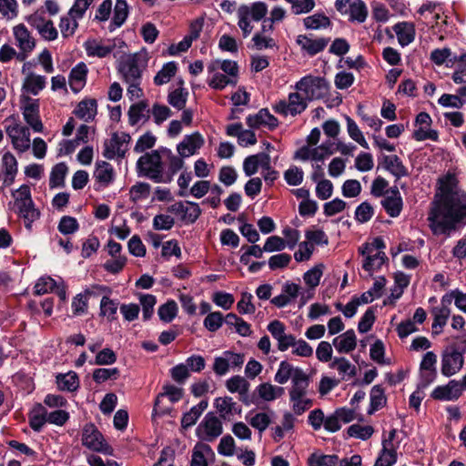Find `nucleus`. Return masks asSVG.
I'll use <instances>...</instances> for the list:
<instances>
[{
  "mask_svg": "<svg viewBox=\"0 0 466 466\" xmlns=\"http://www.w3.org/2000/svg\"><path fill=\"white\" fill-rule=\"evenodd\" d=\"M350 22L364 23L368 16V8L362 0H353L348 9Z\"/></svg>",
  "mask_w": 466,
  "mask_h": 466,
  "instance_id": "55",
  "label": "nucleus"
},
{
  "mask_svg": "<svg viewBox=\"0 0 466 466\" xmlns=\"http://www.w3.org/2000/svg\"><path fill=\"white\" fill-rule=\"evenodd\" d=\"M93 380L97 384H102L107 380H116L120 377L118 368H98L94 370Z\"/></svg>",
  "mask_w": 466,
  "mask_h": 466,
  "instance_id": "59",
  "label": "nucleus"
},
{
  "mask_svg": "<svg viewBox=\"0 0 466 466\" xmlns=\"http://www.w3.org/2000/svg\"><path fill=\"white\" fill-rule=\"evenodd\" d=\"M96 101L95 99H85L81 101L75 109V115L85 121L92 120L96 115Z\"/></svg>",
  "mask_w": 466,
  "mask_h": 466,
  "instance_id": "51",
  "label": "nucleus"
},
{
  "mask_svg": "<svg viewBox=\"0 0 466 466\" xmlns=\"http://www.w3.org/2000/svg\"><path fill=\"white\" fill-rule=\"evenodd\" d=\"M273 414V411L257 413L250 411L246 419L254 429L258 430L259 432H263L269 426Z\"/></svg>",
  "mask_w": 466,
  "mask_h": 466,
  "instance_id": "46",
  "label": "nucleus"
},
{
  "mask_svg": "<svg viewBox=\"0 0 466 466\" xmlns=\"http://www.w3.org/2000/svg\"><path fill=\"white\" fill-rule=\"evenodd\" d=\"M116 46L115 41L111 39L88 38L83 44L86 56L97 58L107 57L116 49Z\"/></svg>",
  "mask_w": 466,
  "mask_h": 466,
  "instance_id": "17",
  "label": "nucleus"
},
{
  "mask_svg": "<svg viewBox=\"0 0 466 466\" xmlns=\"http://www.w3.org/2000/svg\"><path fill=\"white\" fill-rule=\"evenodd\" d=\"M214 407L224 420L229 419L233 414L240 412L239 407L231 397L216 398Z\"/></svg>",
  "mask_w": 466,
  "mask_h": 466,
  "instance_id": "39",
  "label": "nucleus"
},
{
  "mask_svg": "<svg viewBox=\"0 0 466 466\" xmlns=\"http://www.w3.org/2000/svg\"><path fill=\"white\" fill-rule=\"evenodd\" d=\"M269 162V155L264 152L248 156L243 161V171L247 177H251L258 172L259 167H268Z\"/></svg>",
  "mask_w": 466,
  "mask_h": 466,
  "instance_id": "32",
  "label": "nucleus"
},
{
  "mask_svg": "<svg viewBox=\"0 0 466 466\" xmlns=\"http://www.w3.org/2000/svg\"><path fill=\"white\" fill-rule=\"evenodd\" d=\"M309 386V377L303 370H297V374L291 380V388L289 394H308Z\"/></svg>",
  "mask_w": 466,
  "mask_h": 466,
  "instance_id": "54",
  "label": "nucleus"
},
{
  "mask_svg": "<svg viewBox=\"0 0 466 466\" xmlns=\"http://www.w3.org/2000/svg\"><path fill=\"white\" fill-rule=\"evenodd\" d=\"M56 379L57 388L62 391L73 392L79 388V378L75 371L60 373Z\"/></svg>",
  "mask_w": 466,
  "mask_h": 466,
  "instance_id": "48",
  "label": "nucleus"
},
{
  "mask_svg": "<svg viewBox=\"0 0 466 466\" xmlns=\"http://www.w3.org/2000/svg\"><path fill=\"white\" fill-rule=\"evenodd\" d=\"M118 303L110 299L107 294L103 296L100 301L99 314L102 317H106L109 322L116 319Z\"/></svg>",
  "mask_w": 466,
  "mask_h": 466,
  "instance_id": "61",
  "label": "nucleus"
},
{
  "mask_svg": "<svg viewBox=\"0 0 466 466\" xmlns=\"http://www.w3.org/2000/svg\"><path fill=\"white\" fill-rule=\"evenodd\" d=\"M110 289L104 285H95L86 289L84 293H79L72 300V312L75 316H81L87 311V296H95L100 293H110Z\"/></svg>",
  "mask_w": 466,
  "mask_h": 466,
  "instance_id": "19",
  "label": "nucleus"
},
{
  "mask_svg": "<svg viewBox=\"0 0 466 466\" xmlns=\"http://www.w3.org/2000/svg\"><path fill=\"white\" fill-rule=\"evenodd\" d=\"M370 400V408L368 410L370 414H372L386 404L387 399L384 390L380 385H375L371 388Z\"/></svg>",
  "mask_w": 466,
  "mask_h": 466,
  "instance_id": "57",
  "label": "nucleus"
},
{
  "mask_svg": "<svg viewBox=\"0 0 466 466\" xmlns=\"http://www.w3.org/2000/svg\"><path fill=\"white\" fill-rule=\"evenodd\" d=\"M128 5L126 0H116L113 18L109 25V30L114 31L120 27L128 16Z\"/></svg>",
  "mask_w": 466,
  "mask_h": 466,
  "instance_id": "47",
  "label": "nucleus"
},
{
  "mask_svg": "<svg viewBox=\"0 0 466 466\" xmlns=\"http://www.w3.org/2000/svg\"><path fill=\"white\" fill-rule=\"evenodd\" d=\"M208 400H203L198 404L193 406L188 411L185 412L181 419V426L184 429L193 426L208 408Z\"/></svg>",
  "mask_w": 466,
  "mask_h": 466,
  "instance_id": "49",
  "label": "nucleus"
},
{
  "mask_svg": "<svg viewBox=\"0 0 466 466\" xmlns=\"http://www.w3.org/2000/svg\"><path fill=\"white\" fill-rule=\"evenodd\" d=\"M291 409L296 415H301L313 405L308 394H289Z\"/></svg>",
  "mask_w": 466,
  "mask_h": 466,
  "instance_id": "56",
  "label": "nucleus"
},
{
  "mask_svg": "<svg viewBox=\"0 0 466 466\" xmlns=\"http://www.w3.org/2000/svg\"><path fill=\"white\" fill-rule=\"evenodd\" d=\"M303 25L307 30H321L329 28L331 21L323 13H315L303 19Z\"/></svg>",
  "mask_w": 466,
  "mask_h": 466,
  "instance_id": "50",
  "label": "nucleus"
},
{
  "mask_svg": "<svg viewBox=\"0 0 466 466\" xmlns=\"http://www.w3.org/2000/svg\"><path fill=\"white\" fill-rule=\"evenodd\" d=\"M87 73L88 68L84 62L77 63L71 69L68 76V82L70 88L74 93H78L83 89L86 83Z\"/></svg>",
  "mask_w": 466,
  "mask_h": 466,
  "instance_id": "30",
  "label": "nucleus"
},
{
  "mask_svg": "<svg viewBox=\"0 0 466 466\" xmlns=\"http://www.w3.org/2000/svg\"><path fill=\"white\" fill-rule=\"evenodd\" d=\"M329 42L326 37H311V35H299L296 38V44L300 47L303 54L314 56L322 52Z\"/></svg>",
  "mask_w": 466,
  "mask_h": 466,
  "instance_id": "22",
  "label": "nucleus"
},
{
  "mask_svg": "<svg viewBox=\"0 0 466 466\" xmlns=\"http://www.w3.org/2000/svg\"><path fill=\"white\" fill-rule=\"evenodd\" d=\"M396 430L389 432L387 439L382 440V450L374 466H392L397 461V446L393 443Z\"/></svg>",
  "mask_w": 466,
  "mask_h": 466,
  "instance_id": "23",
  "label": "nucleus"
},
{
  "mask_svg": "<svg viewBox=\"0 0 466 466\" xmlns=\"http://www.w3.org/2000/svg\"><path fill=\"white\" fill-rule=\"evenodd\" d=\"M177 70V64L174 61L166 63L154 77V84L162 86L170 81Z\"/></svg>",
  "mask_w": 466,
  "mask_h": 466,
  "instance_id": "60",
  "label": "nucleus"
},
{
  "mask_svg": "<svg viewBox=\"0 0 466 466\" xmlns=\"http://www.w3.org/2000/svg\"><path fill=\"white\" fill-rule=\"evenodd\" d=\"M294 88L309 101H313L326 96L329 84L324 77L307 75L295 84Z\"/></svg>",
  "mask_w": 466,
  "mask_h": 466,
  "instance_id": "7",
  "label": "nucleus"
},
{
  "mask_svg": "<svg viewBox=\"0 0 466 466\" xmlns=\"http://www.w3.org/2000/svg\"><path fill=\"white\" fill-rule=\"evenodd\" d=\"M204 144V137L198 131H195L183 137V139L177 145V151L181 157L187 158L197 155Z\"/></svg>",
  "mask_w": 466,
  "mask_h": 466,
  "instance_id": "20",
  "label": "nucleus"
},
{
  "mask_svg": "<svg viewBox=\"0 0 466 466\" xmlns=\"http://www.w3.org/2000/svg\"><path fill=\"white\" fill-rule=\"evenodd\" d=\"M27 22L46 41H54L58 37V32L53 21L46 19L43 15L35 13L27 17Z\"/></svg>",
  "mask_w": 466,
  "mask_h": 466,
  "instance_id": "16",
  "label": "nucleus"
},
{
  "mask_svg": "<svg viewBox=\"0 0 466 466\" xmlns=\"http://www.w3.org/2000/svg\"><path fill=\"white\" fill-rule=\"evenodd\" d=\"M431 398L441 401L457 400L461 396L457 380H451L447 384L437 386L431 392Z\"/></svg>",
  "mask_w": 466,
  "mask_h": 466,
  "instance_id": "26",
  "label": "nucleus"
},
{
  "mask_svg": "<svg viewBox=\"0 0 466 466\" xmlns=\"http://www.w3.org/2000/svg\"><path fill=\"white\" fill-rule=\"evenodd\" d=\"M177 310L176 301L170 299L158 308L157 314L162 321L169 323L177 317Z\"/></svg>",
  "mask_w": 466,
  "mask_h": 466,
  "instance_id": "64",
  "label": "nucleus"
},
{
  "mask_svg": "<svg viewBox=\"0 0 466 466\" xmlns=\"http://www.w3.org/2000/svg\"><path fill=\"white\" fill-rule=\"evenodd\" d=\"M5 133L11 140L14 149L18 153H25L30 148V131L27 127L15 121L5 127Z\"/></svg>",
  "mask_w": 466,
  "mask_h": 466,
  "instance_id": "10",
  "label": "nucleus"
},
{
  "mask_svg": "<svg viewBox=\"0 0 466 466\" xmlns=\"http://www.w3.org/2000/svg\"><path fill=\"white\" fill-rule=\"evenodd\" d=\"M383 167L396 178L408 176V170L400 158L396 155L384 156Z\"/></svg>",
  "mask_w": 466,
  "mask_h": 466,
  "instance_id": "43",
  "label": "nucleus"
},
{
  "mask_svg": "<svg viewBox=\"0 0 466 466\" xmlns=\"http://www.w3.org/2000/svg\"><path fill=\"white\" fill-rule=\"evenodd\" d=\"M12 195L15 212L24 220L25 228L31 231L33 223L40 218L41 213L32 199L30 187L22 185Z\"/></svg>",
  "mask_w": 466,
  "mask_h": 466,
  "instance_id": "4",
  "label": "nucleus"
},
{
  "mask_svg": "<svg viewBox=\"0 0 466 466\" xmlns=\"http://www.w3.org/2000/svg\"><path fill=\"white\" fill-rule=\"evenodd\" d=\"M46 77L38 74H30L24 77L22 90L24 93L37 96L46 86Z\"/></svg>",
  "mask_w": 466,
  "mask_h": 466,
  "instance_id": "35",
  "label": "nucleus"
},
{
  "mask_svg": "<svg viewBox=\"0 0 466 466\" xmlns=\"http://www.w3.org/2000/svg\"><path fill=\"white\" fill-rule=\"evenodd\" d=\"M68 172V167L65 162L55 165L50 172L49 187L56 188L65 186V178Z\"/></svg>",
  "mask_w": 466,
  "mask_h": 466,
  "instance_id": "53",
  "label": "nucleus"
},
{
  "mask_svg": "<svg viewBox=\"0 0 466 466\" xmlns=\"http://www.w3.org/2000/svg\"><path fill=\"white\" fill-rule=\"evenodd\" d=\"M13 35L15 41V46L19 49L25 51H34L36 43L35 39L32 36L29 30L24 24H19L13 28Z\"/></svg>",
  "mask_w": 466,
  "mask_h": 466,
  "instance_id": "31",
  "label": "nucleus"
},
{
  "mask_svg": "<svg viewBox=\"0 0 466 466\" xmlns=\"http://www.w3.org/2000/svg\"><path fill=\"white\" fill-rule=\"evenodd\" d=\"M437 184L428 210V227L434 236L451 238L466 227V190L451 173L440 177Z\"/></svg>",
  "mask_w": 466,
  "mask_h": 466,
  "instance_id": "1",
  "label": "nucleus"
},
{
  "mask_svg": "<svg viewBox=\"0 0 466 466\" xmlns=\"http://www.w3.org/2000/svg\"><path fill=\"white\" fill-rule=\"evenodd\" d=\"M380 204L390 217H399L403 208V200L398 187H390Z\"/></svg>",
  "mask_w": 466,
  "mask_h": 466,
  "instance_id": "25",
  "label": "nucleus"
},
{
  "mask_svg": "<svg viewBox=\"0 0 466 466\" xmlns=\"http://www.w3.org/2000/svg\"><path fill=\"white\" fill-rule=\"evenodd\" d=\"M117 69L125 82L142 81L143 66L137 54L122 57Z\"/></svg>",
  "mask_w": 466,
  "mask_h": 466,
  "instance_id": "13",
  "label": "nucleus"
},
{
  "mask_svg": "<svg viewBox=\"0 0 466 466\" xmlns=\"http://www.w3.org/2000/svg\"><path fill=\"white\" fill-rule=\"evenodd\" d=\"M215 453L207 443H197L192 451L190 466H208V461H213Z\"/></svg>",
  "mask_w": 466,
  "mask_h": 466,
  "instance_id": "33",
  "label": "nucleus"
},
{
  "mask_svg": "<svg viewBox=\"0 0 466 466\" xmlns=\"http://www.w3.org/2000/svg\"><path fill=\"white\" fill-rule=\"evenodd\" d=\"M47 422V411L46 408L37 403L29 413V425L34 431L39 432Z\"/></svg>",
  "mask_w": 466,
  "mask_h": 466,
  "instance_id": "45",
  "label": "nucleus"
},
{
  "mask_svg": "<svg viewBox=\"0 0 466 466\" xmlns=\"http://www.w3.org/2000/svg\"><path fill=\"white\" fill-rule=\"evenodd\" d=\"M226 387L231 393H238L241 400L249 404L247 400L249 383L245 378L238 375L233 376L226 381Z\"/></svg>",
  "mask_w": 466,
  "mask_h": 466,
  "instance_id": "40",
  "label": "nucleus"
},
{
  "mask_svg": "<svg viewBox=\"0 0 466 466\" xmlns=\"http://www.w3.org/2000/svg\"><path fill=\"white\" fill-rule=\"evenodd\" d=\"M221 420L213 413L208 412L196 429V435L204 441H213L222 434Z\"/></svg>",
  "mask_w": 466,
  "mask_h": 466,
  "instance_id": "11",
  "label": "nucleus"
},
{
  "mask_svg": "<svg viewBox=\"0 0 466 466\" xmlns=\"http://www.w3.org/2000/svg\"><path fill=\"white\" fill-rule=\"evenodd\" d=\"M214 71V66H208V72L212 73V76L209 77L208 81L210 87L221 90L228 85H236V79H232L222 73Z\"/></svg>",
  "mask_w": 466,
  "mask_h": 466,
  "instance_id": "58",
  "label": "nucleus"
},
{
  "mask_svg": "<svg viewBox=\"0 0 466 466\" xmlns=\"http://www.w3.org/2000/svg\"><path fill=\"white\" fill-rule=\"evenodd\" d=\"M301 370V368L295 367L287 360H282L279 365L274 380L279 384H285L289 380H292L295 377L297 370Z\"/></svg>",
  "mask_w": 466,
  "mask_h": 466,
  "instance_id": "52",
  "label": "nucleus"
},
{
  "mask_svg": "<svg viewBox=\"0 0 466 466\" xmlns=\"http://www.w3.org/2000/svg\"><path fill=\"white\" fill-rule=\"evenodd\" d=\"M78 18L68 14L60 18L59 28L64 38H68L76 33L78 27Z\"/></svg>",
  "mask_w": 466,
  "mask_h": 466,
  "instance_id": "63",
  "label": "nucleus"
},
{
  "mask_svg": "<svg viewBox=\"0 0 466 466\" xmlns=\"http://www.w3.org/2000/svg\"><path fill=\"white\" fill-rule=\"evenodd\" d=\"M167 211L177 216L186 224L194 223L201 214L198 204L190 201L176 202L167 208Z\"/></svg>",
  "mask_w": 466,
  "mask_h": 466,
  "instance_id": "15",
  "label": "nucleus"
},
{
  "mask_svg": "<svg viewBox=\"0 0 466 466\" xmlns=\"http://www.w3.org/2000/svg\"><path fill=\"white\" fill-rule=\"evenodd\" d=\"M267 329L271 334L274 339L278 342V350L279 351H286L290 347L292 348L296 337L292 334L286 333V327L280 320L275 319L268 323Z\"/></svg>",
  "mask_w": 466,
  "mask_h": 466,
  "instance_id": "18",
  "label": "nucleus"
},
{
  "mask_svg": "<svg viewBox=\"0 0 466 466\" xmlns=\"http://www.w3.org/2000/svg\"><path fill=\"white\" fill-rule=\"evenodd\" d=\"M268 12V5L261 1L239 5L237 10L238 25L244 38L248 37L253 30L251 21L262 22L260 30L256 34L271 35L274 26L266 17Z\"/></svg>",
  "mask_w": 466,
  "mask_h": 466,
  "instance_id": "2",
  "label": "nucleus"
},
{
  "mask_svg": "<svg viewBox=\"0 0 466 466\" xmlns=\"http://www.w3.org/2000/svg\"><path fill=\"white\" fill-rule=\"evenodd\" d=\"M162 152L166 153L168 157V170L165 173V177H170V182L173 180L174 176L183 168L184 157L179 155L175 156L170 149L162 147Z\"/></svg>",
  "mask_w": 466,
  "mask_h": 466,
  "instance_id": "62",
  "label": "nucleus"
},
{
  "mask_svg": "<svg viewBox=\"0 0 466 466\" xmlns=\"http://www.w3.org/2000/svg\"><path fill=\"white\" fill-rule=\"evenodd\" d=\"M115 177L114 168L106 161H97L94 170V178L103 187H107Z\"/></svg>",
  "mask_w": 466,
  "mask_h": 466,
  "instance_id": "38",
  "label": "nucleus"
},
{
  "mask_svg": "<svg viewBox=\"0 0 466 466\" xmlns=\"http://www.w3.org/2000/svg\"><path fill=\"white\" fill-rule=\"evenodd\" d=\"M309 101L299 91L289 93L288 101L279 100L273 106L276 113L284 116L300 115L308 107Z\"/></svg>",
  "mask_w": 466,
  "mask_h": 466,
  "instance_id": "8",
  "label": "nucleus"
},
{
  "mask_svg": "<svg viewBox=\"0 0 466 466\" xmlns=\"http://www.w3.org/2000/svg\"><path fill=\"white\" fill-rule=\"evenodd\" d=\"M393 31L397 35L399 44L405 47L412 43L415 39V27L413 24L409 22H400L393 26Z\"/></svg>",
  "mask_w": 466,
  "mask_h": 466,
  "instance_id": "36",
  "label": "nucleus"
},
{
  "mask_svg": "<svg viewBox=\"0 0 466 466\" xmlns=\"http://www.w3.org/2000/svg\"><path fill=\"white\" fill-rule=\"evenodd\" d=\"M329 368L338 370L341 380H349L357 373L355 365L351 364L349 360L344 357H336L329 363Z\"/></svg>",
  "mask_w": 466,
  "mask_h": 466,
  "instance_id": "37",
  "label": "nucleus"
},
{
  "mask_svg": "<svg viewBox=\"0 0 466 466\" xmlns=\"http://www.w3.org/2000/svg\"><path fill=\"white\" fill-rule=\"evenodd\" d=\"M1 175L5 186H11L18 172V163L15 156L11 152H5L1 158Z\"/></svg>",
  "mask_w": 466,
  "mask_h": 466,
  "instance_id": "24",
  "label": "nucleus"
},
{
  "mask_svg": "<svg viewBox=\"0 0 466 466\" xmlns=\"http://www.w3.org/2000/svg\"><path fill=\"white\" fill-rule=\"evenodd\" d=\"M22 113L25 121L35 132H42L44 126L39 117V102L37 99L25 97L23 99Z\"/></svg>",
  "mask_w": 466,
  "mask_h": 466,
  "instance_id": "21",
  "label": "nucleus"
},
{
  "mask_svg": "<svg viewBox=\"0 0 466 466\" xmlns=\"http://www.w3.org/2000/svg\"><path fill=\"white\" fill-rule=\"evenodd\" d=\"M299 290V285L291 281H286L282 286L281 294L274 297L270 302L279 309L284 308L297 299Z\"/></svg>",
  "mask_w": 466,
  "mask_h": 466,
  "instance_id": "29",
  "label": "nucleus"
},
{
  "mask_svg": "<svg viewBox=\"0 0 466 466\" xmlns=\"http://www.w3.org/2000/svg\"><path fill=\"white\" fill-rule=\"evenodd\" d=\"M450 62L451 65L446 64L447 67L456 65L451 76L453 82L455 84H466V52L461 56H453Z\"/></svg>",
  "mask_w": 466,
  "mask_h": 466,
  "instance_id": "42",
  "label": "nucleus"
},
{
  "mask_svg": "<svg viewBox=\"0 0 466 466\" xmlns=\"http://www.w3.org/2000/svg\"><path fill=\"white\" fill-rule=\"evenodd\" d=\"M130 140L131 137L127 133H113L110 139L104 143L103 156L107 159L124 157Z\"/></svg>",
  "mask_w": 466,
  "mask_h": 466,
  "instance_id": "12",
  "label": "nucleus"
},
{
  "mask_svg": "<svg viewBox=\"0 0 466 466\" xmlns=\"http://www.w3.org/2000/svg\"><path fill=\"white\" fill-rule=\"evenodd\" d=\"M255 393H257L258 398L262 400L271 402L283 395L284 389L268 382H264L257 386Z\"/></svg>",
  "mask_w": 466,
  "mask_h": 466,
  "instance_id": "41",
  "label": "nucleus"
},
{
  "mask_svg": "<svg viewBox=\"0 0 466 466\" xmlns=\"http://www.w3.org/2000/svg\"><path fill=\"white\" fill-rule=\"evenodd\" d=\"M167 397L172 403H176L179 401L183 397V389L177 387L172 384H165L162 388V392H160L156 400L155 406L153 410V414L157 412V408L160 404V400L162 398Z\"/></svg>",
  "mask_w": 466,
  "mask_h": 466,
  "instance_id": "44",
  "label": "nucleus"
},
{
  "mask_svg": "<svg viewBox=\"0 0 466 466\" xmlns=\"http://www.w3.org/2000/svg\"><path fill=\"white\" fill-rule=\"evenodd\" d=\"M128 123L137 126L147 123L150 118V108L147 100H141L130 106L128 112Z\"/></svg>",
  "mask_w": 466,
  "mask_h": 466,
  "instance_id": "28",
  "label": "nucleus"
},
{
  "mask_svg": "<svg viewBox=\"0 0 466 466\" xmlns=\"http://www.w3.org/2000/svg\"><path fill=\"white\" fill-rule=\"evenodd\" d=\"M465 354L466 339H464L446 347L441 353V374L449 378L460 372L464 365Z\"/></svg>",
  "mask_w": 466,
  "mask_h": 466,
  "instance_id": "6",
  "label": "nucleus"
},
{
  "mask_svg": "<svg viewBox=\"0 0 466 466\" xmlns=\"http://www.w3.org/2000/svg\"><path fill=\"white\" fill-rule=\"evenodd\" d=\"M161 152L162 148L152 150L137 159L136 168L139 177L149 178L155 183H170V177H165Z\"/></svg>",
  "mask_w": 466,
  "mask_h": 466,
  "instance_id": "3",
  "label": "nucleus"
},
{
  "mask_svg": "<svg viewBox=\"0 0 466 466\" xmlns=\"http://www.w3.org/2000/svg\"><path fill=\"white\" fill-rule=\"evenodd\" d=\"M82 444L96 452L111 455L113 451L101 432L92 423L86 424L83 429Z\"/></svg>",
  "mask_w": 466,
  "mask_h": 466,
  "instance_id": "9",
  "label": "nucleus"
},
{
  "mask_svg": "<svg viewBox=\"0 0 466 466\" xmlns=\"http://www.w3.org/2000/svg\"><path fill=\"white\" fill-rule=\"evenodd\" d=\"M243 363V354L226 350L221 356L215 357L212 369L218 376H224L230 369L240 368Z\"/></svg>",
  "mask_w": 466,
  "mask_h": 466,
  "instance_id": "14",
  "label": "nucleus"
},
{
  "mask_svg": "<svg viewBox=\"0 0 466 466\" xmlns=\"http://www.w3.org/2000/svg\"><path fill=\"white\" fill-rule=\"evenodd\" d=\"M385 248V242L380 237L374 238L371 242H365L359 248V252L363 257L362 268L370 276L380 270L388 260Z\"/></svg>",
  "mask_w": 466,
  "mask_h": 466,
  "instance_id": "5",
  "label": "nucleus"
},
{
  "mask_svg": "<svg viewBox=\"0 0 466 466\" xmlns=\"http://www.w3.org/2000/svg\"><path fill=\"white\" fill-rule=\"evenodd\" d=\"M247 125L251 128L268 127L269 129H274L278 127L279 121L267 108H262L255 115H249L247 117Z\"/></svg>",
  "mask_w": 466,
  "mask_h": 466,
  "instance_id": "27",
  "label": "nucleus"
},
{
  "mask_svg": "<svg viewBox=\"0 0 466 466\" xmlns=\"http://www.w3.org/2000/svg\"><path fill=\"white\" fill-rule=\"evenodd\" d=\"M332 345L340 354L353 351L357 346V337L355 331L351 329L346 330L341 335L333 339Z\"/></svg>",
  "mask_w": 466,
  "mask_h": 466,
  "instance_id": "34",
  "label": "nucleus"
}]
</instances>
